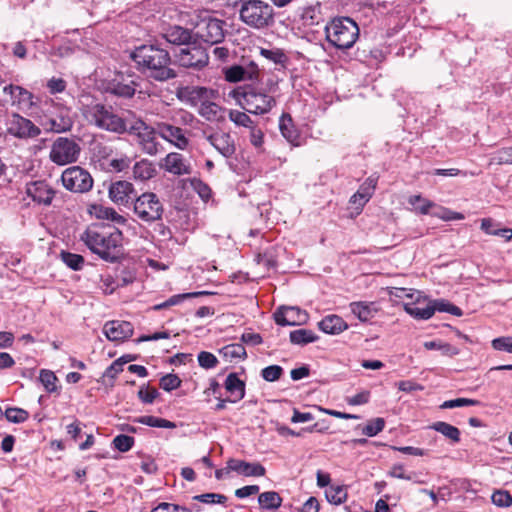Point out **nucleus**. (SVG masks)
<instances>
[{"mask_svg": "<svg viewBox=\"0 0 512 512\" xmlns=\"http://www.w3.org/2000/svg\"><path fill=\"white\" fill-rule=\"evenodd\" d=\"M81 240L105 261L115 262L122 255L123 235L114 227L92 225L81 235Z\"/></svg>", "mask_w": 512, "mask_h": 512, "instance_id": "1", "label": "nucleus"}, {"mask_svg": "<svg viewBox=\"0 0 512 512\" xmlns=\"http://www.w3.org/2000/svg\"><path fill=\"white\" fill-rule=\"evenodd\" d=\"M130 57L138 69L149 78L163 82L176 77V72L170 67V55L162 48L142 45L137 47Z\"/></svg>", "mask_w": 512, "mask_h": 512, "instance_id": "2", "label": "nucleus"}, {"mask_svg": "<svg viewBox=\"0 0 512 512\" xmlns=\"http://www.w3.org/2000/svg\"><path fill=\"white\" fill-rule=\"evenodd\" d=\"M82 114L86 121L98 129L124 134L127 131V122L110 105L103 103H91L83 106Z\"/></svg>", "mask_w": 512, "mask_h": 512, "instance_id": "3", "label": "nucleus"}, {"mask_svg": "<svg viewBox=\"0 0 512 512\" xmlns=\"http://www.w3.org/2000/svg\"><path fill=\"white\" fill-rule=\"evenodd\" d=\"M326 39L338 49L351 48L359 36L357 23L348 17L333 19L325 26Z\"/></svg>", "mask_w": 512, "mask_h": 512, "instance_id": "4", "label": "nucleus"}, {"mask_svg": "<svg viewBox=\"0 0 512 512\" xmlns=\"http://www.w3.org/2000/svg\"><path fill=\"white\" fill-rule=\"evenodd\" d=\"M240 19L254 29H264L274 23V9L261 0H242L239 10Z\"/></svg>", "mask_w": 512, "mask_h": 512, "instance_id": "5", "label": "nucleus"}, {"mask_svg": "<svg viewBox=\"0 0 512 512\" xmlns=\"http://www.w3.org/2000/svg\"><path fill=\"white\" fill-rule=\"evenodd\" d=\"M126 132L137 138V143L144 153L155 156L161 151L162 145L157 140V127L154 128L142 119L135 118L129 126L127 125Z\"/></svg>", "mask_w": 512, "mask_h": 512, "instance_id": "6", "label": "nucleus"}, {"mask_svg": "<svg viewBox=\"0 0 512 512\" xmlns=\"http://www.w3.org/2000/svg\"><path fill=\"white\" fill-rule=\"evenodd\" d=\"M133 212L143 223L151 224L162 219L163 203L153 192H144L133 201Z\"/></svg>", "mask_w": 512, "mask_h": 512, "instance_id": "7", "label": "nucleus"}, {"mask_svg": "<svg viewBox=\"0 0 512 512\" xmlns=\"http://www.w3.org/2000/svg\"><path fill=\"white\" fill-rule=\"evenodd\" d=\"M81 151L80 143L76 139L58 137L51 144L49 160L58 166L69 165L78 161Z\"/></svg>", "mask_w": 512, "mask_h": 512, "instance_id": "8", "label": "nucleus"}, {"mask_svg": "<svg viewBox=\"0 0 512 512\" xmlns=\"http://www.w3.org/2000/svg\"><path fill=\"white\" fill-rule=\"evenodd\" d=\"M224 21L204 15L199 18L193 28V37L207 43L209 45H215L225 37Z\"/></svg>", "mask_w": 512, "mask_h": 512, "instance_id": "9", "label": "nucleus"}, {"mask_svg": "<svg viewBox=\"0 0 512 512\" xmlns=\"http://www.w3.org/2000/svg\"><path fill=\"white\" fill-rule=\"evenodd\" d=\"M238 101L247 112L257 115L268 113L276 105L273 96L253 87L244 89Z\"/></svg>", "mask_w": 512, "mask_h": 512, "instance_id": "10", "label": "nucleus"}, {"mask_svg": "<svg viewBox=\"0 0 512 512\" xmlns=\"http://www.w3.org/2000/svg\"><path fill=\"white\" fill-rule=\"evenodd\" d=\"M63 186L74 193H85L92 189L93 178L90 173L80 166L65 169L61 176Z\"/></svg>", "mask_w": 512, "mask_h": 512, "instance_id": "11", "label": "nucleus"}, {"mask_svg": "<svg viewBox=\"0 0 512 512\" xmlns=\"http://www.w3.org/2000/svg\"><path fill=\"white\" fill-rule=\"evenodd\" d=\"M179 64L186 68L201 69L208 64L209 56L200 46L187 44L176 54Z\"/></svg>", "mask_w": 512, "mask_h": 512, "instance_id": "12", "label": "nucleus"}, {"mask_svg": "<svg viewBox=\"0 0 512 512\" xmlns=\"http://www.w3.org/2000/svg\"><path fill=\"white\" fill-rule=\"evenodd\" d=\"M7 125V132L19 139L35 138L41 133V129L30 119H27L18 113L11 114Z\"/></svg>", "mask_w": 512, "mask_h": 512, "instance_id": "13", "label": "nucleus"}, {"mask_svg": "<svg viewBox=\"0 0 512 512\" xmlns=\"http://www.w3.org/2000/svg\"><path fill=\"white\" fill-rule=\"evenodd\" d=\"M108 195L114 204L125 207L133 204L137 197L133 184L125 180L112 182L109 186Z\"/></svg>", "mask_w": 512, "mask_h": 512, "instance_id": "14", "label": "nucleus"}, {"mask_svg": "<svg viewBox=\"0 0 512 512\" xmlns=\"http://www.w3.org/2000/svg\"><path fill=\"white\" fill-rule=\"evenodd\" d=\"M137 83L131 77H124L118 74L112 80L108 81L105 87L107 93L121 98H131L134 96Z\"/></svg>", "mask_w": 512, "mask_h": 512, "instance_id": "15", "label": "nucleus"}, {"mask_svg": "<svg viewBox=\"0 0 512 512\" xmlns=\"http://www.w3.org/2000/svg\"><path fill=\"white\" fill-rule=\"evenodd\" d=\"M204 137L223 157L230 158L235 154V141L229 133L217 131L206 134L205 132Z\"/></svg>", "mask_w": 512, "mask_h": 512, "instance_id": "16", "label": "nucleus"}, {"mask_svg": "<svg viewBox=\"0 0 512 512\" xmlns=\"http://www.w3.org/2000/svg\"><path fill=\"white\" fill-rule=\"evenodd\" d=\"M277 324L281 326H296L308 321V314L298 307H281L274 313Z\"/></svg>", "mask_w": 512, "mask_h": 512, "instance_id": "17", "label": "nucleus"}, {"mask_svg": "<svg viewBox=\"0 0 512 512\" xmlns=\"http://www.w3.org/2000/svg\"><path fill=\"white\" fill-rule=\"evenodd\" d=\"M157 131L161 138L173 144L177 148L184 150L188 146V138L185 132L180 127L171 125L169 123H157Z\"/></svg>", "mask_w": 512, "mask_h": 512, "instance_id": "18", "label": "nucleus"}, {"mask_svg": "<svg viewBox=\"0 0 512 512\" xmlns=\"http://www.w3.org/2000/svg\"><path fill=\"white\" fill-rule=\"evenodd\" d=\"M416 296L412 299V302L404 303V310L416 319L427 320L434 315V309L431 306L430 301L419 291H415Z\"/></svg>", "mask_w": 512, "mask_h": 512, "instance_id": "19", "label": "nucleus"}, {"mask_svg": "<svg viewBox=\"0 0 512 512\" xmlns=\"http://www.w3.org/2000/svg\"><path fill=\"white\" fill-rule=\"evenodd\" d=\"M161 167L176 176L188 175L192 172L190 163L182 154L176 152L167 154L161 163Z\"/></svg>", "mask_w": 512, "mask_h": 512, "instance_id": "20", "label": "nucleus"}, {"mask_svg": "<svg viewBox=\"0 0 512 512\" xmlns=\"http://www.w3.org/2000/svg\"><path fill=\"white\" fill-rule=\"evenodd\" d=\"M3 93L9 96L8 102L18 108L31 107L33 105V94L27 89L9 84L3 87Z\"/></svg>", "mask_w": 512, "mask_h": 512, "instance_id": "21", "label": "nucleus"}, {"mask_svg": "<svg viewBox=\"0 0 512 512\" xmlns=\"http://www.w3.org/2000/svg\"><path fill=\"white\" fill-rule=\"evenodd\" d=\"M26 193L33 201L50 205L54 198V190L44 181H35L27 184Z\"/></svg>", "mask_w": 512, "mask_h": 512, "instance_id": "22", "label": "nucleus"}, {"mask_svg": "<svg viewBox=\"0 0 512 512\" xmlns=\"http://www.w3.org/2000/svg\"><path fill=\"white\" fill-rule=\"evenodd\" d=\"M103 333L110 341H123L133 334V326L127 321H109L103 327Z\"/></svg>", "mask_w": 512, "mask_h": 512, "instance_id": "23", "label": "nucleus"}, {"mask_svg": "<svg viewBox=\"0 0 512 512\" xmlns=\"http://www.w3.org/2000/svg\"><path fill=\"white\" fill-rule=\"evenodd\" d=\"M258 73V67L253 62L246 67L234 65L225 70V79L229 82L255 80L258 77Z\"/></svg>", "mask_w": 512, "mask_h": 512, "instance_id": "24", "label": "nucleus"}, {"mask_svg": "<svg viewBox=\"0 0 512 512\" xmlns=\"http://www.w3.org/2000/svg\"><path fill=\"white\" fill-rule=\"evenodd\" d=\"M229 469L246 477H261L266 473V469L260 463H250L243 460L231 458L227 461Z\"/></svg>", "mask_w": 512, "mask_h": 512, "instance_id": "25", "label": "nucleus"}, {"mask_svg": "<svg viewBox=\"0 0 512 512\" xmlns=\"http://www.w3.org/2000/svg\"><path fill=\"white\" fill-rule=\"evenodd\" d=\"M351 313L361 322H367L372 319L379 311V307L375 302H352L349 304Z\"/></svg>", "mask_w": 512, "mask_h": 512, "instance_id": "26", "label": "nucleus"}, {"mask_svg": "<svg viewBox=\"0 0 512 512\" xmlns=\"http://www.w3.org/2000/svg\"><path fill=\"white\" fill-rule=\"evenodd\" d=\"M279 130L282 136L293 146L300 145V133L289 114H282L279 119Z\"/></svg>", "mask_w": 512, "mask_h": 512, "instance_id": "27", "label": "nucleus"}, {"mask_svg": "<svg viewBox=\"0 0 512 512\" xmlns=\"http://www.w3.org/2000/svg\"><path fill=\"white\" fill-rule=\"evenodd\" d=\"M319 328L327 334H339L348 328L347 323L338 315L325 316L319 323Z\"/></svg>", "mask_w": 512, "mask_h": 512, "instance_id": "28", "label": "nucleus"}, {"mask_svg": "<svg viewBox=\"0 0 512 512\" xmlns=\"http://www.w3.org/2000/svg\"><path fill=\"white\" fill-rule=\"evenodd\" d=\"M164 37L169 43L187 45L193 37V31L181 26H172L166 30Z\"/></svg>", "mask_w": 512, "mask_h": 512, "instance_id": "29", "label": "nucleus"}, {"mask_svg": "<svg viewBox=\"0 0 512 512\" xmlns=\"http://www.w3.org/2000/svg\"><path fill=\"white\" fill-rule=\"evenodd\" d=\"M225 388L230 393V402H237L244 398L245 384L241 381L236 373H230L225 380Z\"/></svg>", "mask_w": 512, "mask_h": 512, "instance_id": "30", "label": "nucleus"}, {"mask_svg": "<svg viewBox=\"0 0 512 512\" xmlns=\"http://www.w3.org/2000/svg\"><path fill=\"white\" fill-rule=\"evenodd\" d=\"M90 213L98 219L110 220L117 224H124L126 219L116 212L114 208L95 204L91 206Z\"/></svg>", "mask_w": 512, "mask_h": 512, "instance_id": "31", "label": "nucleus"}, {"mask_svg": "<svg viewBox=\"0 0 512 512\" xmlns=\"http://www.w3.org/2000/svg\"><path fill=\"white\" fill-rule=\"evenodd\" d=\"M199 114L208 121L218 122L224 119L223 109L214 102L203 101L198 110Z\"/></svg>", "mask_w": 512, "mask_h": 512, "instance_id": "32", "label": "nucleus"}, {"mask_svg": "<svg viewBox=\"0 0 512 512\" xmlns=\"http://www.w3.org/2000/svg\"><path fill=\"white\" fill-rule=\"evenodd\" d=\"M156 169L152 162L143 159L137 162L133 167V176L135 179L144 181L154 177Z\"/></svg>", "mask_w": 512, "mask_h": 512, "instance_id": "33", "label": "nucleus"}, {"mask_svg": "<svg viewBox=\"0 0 512 512\" xmlns=\"http://www.w3.org/2000/svg\"><path fill=\"white\" fill-rule=\"evenodd\" d=\"M430 428L441 433L453 443H458L460 441V430L447 422H435L430 426Z\"/></svg>", "mask_w": 512, "mask_h": 512, "instance_id": "34", "label": "nucleus"}, {"mask_svg": "<svg viewBox=\"0 0 512 512\" xmlns=\"http://www.w3.org/2000/svg\"><path fill=\"white\" fill-rule=\"evenodd\" d=\"M258 503L263 509L276 510L281 506L282 498L275 491H267L259 494Z\"/></svg>", "mask_w": 512, "mask_h": 512, "instance_id": "35", "label": "nucleus"}, {"mask_svg": "<svg viewBox=\"0 0 512 512\" xmlns=\"http://www.w3.org/2000/svg\"><path fill=\"white\" fill-rule=\"evenodd\" d=\"M46 125L48 126V130L53 131L55 133H63L71 130L73 126V121L70 117L61 115L59 119L50 118Z\"/></svg>", "mask_w": 512, "mask_h": 512, "instance_id": "36", "label": "nucleus"}, {"mask_svg": "<svg viewBox=\"0 0 512 512\" xmlns=\"http://www.w3.org/2000/svg\"><path fill=\"white\" fill-rule=\"evenodd\" d=\"M318 336L313 331L308 329H298L290 332V341L293 344L305 345L308 343L315 342Z\"/></svg>", "mask_w": 512, "mask_h": 512, "instance_id": "37", "label": "nucleus"}, {"mask_svg": "<svg viewBox=\"0 0 512 512\" xmlns=\"http://www.w3.org/2000/svg\"><path fill=\"white\" fill-rule=\"evenodd\" d=\"M220 354H222L226 359L229 360H243L247 357L246 350L244 346L240 343H233L224 346L222 349H220Z\"/></svg>", "mask_w": 512, "mask_h": 512, "instance_id": "38", "label": "nucleus"}, {"mask_svg": "<svg viewBox=\"0 0 512 512\" xmlns=\"http://www.w3.org/2000/svg\"><path fill=\"white\" fill-rule=\"evenodd\" d=\"M135 422L144 424L150 427H158V428H168L173 429L176 427L175 423L168 421L163 418H158L155 416H141L135 420Z\"/></svg>", "mask_w": 512, "mask_h": 512, "instance_id": "39", "label": "nucleus"}, {"mask_svg": "<svg viewBox=\"0 0 512 512\" xmlns=\"http://www.w3.org/2000/svg\"><path fill=\"white\" fill-rule=\"evenodd\" d=\"M512 165V147H505L494 152L490 158L489 165Z\"/></svg>", "mask_w": 512, "mask_h": 512, "instance_id": "40", "label": "nucleus"}, {"mask_svg": "<svg viewBox=\"0 0 512 512\" xmlns=\"http://www.w3.org/2000/svg\"><path fill=\"white\" fill-rule=\"evenodd\" d=\"M39 380L44 386L45 390L49 393L57 392V377L54 372L46 369L40 371Z\"/></svg>", "mask_w": 512, "mask_h": 512, "instance_id": "41", "label": "nucleus"}, {"mask_svg": "<svg viewBox=\"0 0 512 512\" xmlns=\"http://www.w3.org/2000/svg\"><path fill=\"white\" fill-rule=\"evenodd\" d=\"M409 204H411L416 212L420 214H428L430 209L435 206V204L423 198L421 195H414L409 198Z\"/></svg>", "mask_w": 512, "mask_h": 512, "instance_id": "42", "label": "nucleus"}, {"mask_svg": "<svg viewBox=\"0 0 512 512\" xmlns=\"http://www.w3.org/2000/svg\"><path fill=\"white\" fill-rule=\"evenodd\" d=\"M430 303H431L432 308L434 309V312L435 311L447 312V313H450L455 316L462 315V310L459 307L451 304L450 302H448L446 300H443V299L434 300V301H430Z\"/></svg>", "mask_w": 512, "mask_h": 512, "instance_id": "43", "label": "nucleus"}, {"mask_svg": "<svg viewBox=\"0 0 512 512\" xmlns=\"http://www.w3.org/2000/svg\"><path fill=\"white\" fill-rule=\"evenodd\" d=\"M347 493L342 486H331L326 490V498L330 503L339 505L346 500Z\"/></svg>", "mask_w": 512, "mask_h": 512, "instance_id": "44", "label": "nucleus"}, {"mask_svg": "<svg viewBox=\"0 0 512 512\" xmlns=\"http://www.w3.org/2000/svg\"><path fill=\"white\" fill-rule=\"evenodd\" d=\"M385 427V421L383 418H374L365 425L362 432L368 437H373L380 433Z\"/></svg>", "mask_w": 512, "mask_h": 512, "instance_id": "45", "label": "nucleus"}, {"mask_svg": "<svg viewBox=\"0 0 512 512\" xmlns=\"http://www.w3.org/2000/svg\"><path fill=\"white\" fill-rule=\"evenodd\" d=\"M480 402L475 399H468V398H457L452 400H447L443 402L440 406L441 409H452L457 407H464V406H476L479 405Z\"/></svg>", "mask_w": 512, "mask_h": 512, "instance_id": "46", "label": "nucleus"}, {"mask_svg": "<svg viewBox=\"0 0 512 512\" xmlns=\"http://www.w3.org/2000/svg\"><path fill=\"white\" fill-rule=\"evenodd\" d=\"M63 262L74 270H80L84 263V259L81 255L73 254L70 252H62L61 254Z\"/></svg>", "mask_w": 512, "mask_h": 512, "instance_id": "47", "label": "nucleus"}, {"mask_svg": "<svg viewBox=\"0 0 512 512\" xmlns=\"http://www.w3.org/2000/svg\"><path fill=\"white\" fill-rule=\"evenodd\" d=\"M28 412L21 408H8L5 411V417L13 423H22L28 419Z\"/></svg>", "mask_w": 512, "mask_h": 512, "instance_id": "48", "label": "nucleus"}, {"mask_svg": "<svg viewBox=\"0 0 512 512\" xmlns=\"http://www.w3.org/2000/svg\"><path fill=\"white\" fill-rule=\"evenodd\" d=\"M260 54L263 57H265L266 59H269L276 64H283L287 60L286 55L284 54V52L281 49H264V48H262L260 50Z\"/></svg>", "mask_w": 512, "mask_h": 512, "instance_id": "49", "label": "nucleus"}, {"mask_svg": "<svg viewBox=\"0 0 512 512\" xmlns=\"http://www.w3.org/2000/svg\"><path fill=\"white\" fill-rule=\"evenodd\" d=\"M492 502L498 507H509L512 504V496L504 490H497L492 494Z\"/></svg>", "mask_w": 512, "mask_h": 512, "instance_id": "50", "label": "nucleus"}, {"mask_svg": "<svg viewBox=\"0 0 512 512\" xmlns=\"http://www.w3.org/2000/svg\"><path fill=\"white\" fill-rule=\"evenodd\" d=\"M197 359L199 365L204 369H212L216 367L218 364L217 357L214 354L207 351H201L198 354Z\"/></svg>", "mask_w": 512, "mask_h": 512, "instance_id": "51", "label": "nucleus"}, {"mask_svg": "<svg viewBox=\"0 0 512 512\" xmlns=\"http://www.w3.org/2000/svg\"><path fill=\"white\" fill-rule=\"evenodd\" d=\"M115 448L121 452L129 451L134 444V438L128 435L120 434L113 439Z\"/></svg>", "mask_w": 512, "mask_h": 512, "instance_id": "52", "label": "nucleus"}, {"mask_svg": "<svg viewBox=\"0 0 512 512\" xmlns=\"http://www.w3.org/2000/svg\"><path fill=\"white\" fill-rule=\"evenodd\" d=\"M229 119L238 126L250 127L252 124L251 118L239 110H230Z\"/></svg>", "mask_w": 512, "mask_h": 512, "instance_id": "53", "label": "nucleus"}, {"mask_svg": "<svg viewBox=\"0 0 512 512\" xmlns=\"http://www.w3.org/2000/svg\"><path fill=\"white\" fill-rule=\"evenodd\" d=\"M193 499L197 500L199 502H202V503H206V504H213V503L222 504V503L226 502L227 497L225 495L217 494V493H205V494H201V495H196L193 497Z\"/></svg>", "mask_w": 512, "mask_h": 512, "instance_id": "54", "label": "nucleus"}, {"mask_svg": "<svg viewBox=\"0 0 512 512\" xmlns=\"http://www.w3.org/2000/svg\"><path fill=\"white\" fill-rule=\"evenodd\" d=\"M283 373V368L279 365H271L266 368H264L261 371V375L264 378V380L268 382H274L278 380Z\"/></svg>", "mask_w": 512, "mask_h": 512, "instance_id": "55", "label": "nucleus"}, {"mask_svg": "<svg viewBox=\"0 0 512 512\" xmlns=\"http://www.w3.org/2000/svg\"><path fill=\"white\" fill-rule=\"evenodd\" d=\"M181 384L180 378L175 374H167L160 380V387L165 391L177 389Z\"/></svg>", "mask_w": 512, "mask_h": 512, "instance_id": "56", "label": "nucleus"}, {"mask_svg": "<svg viewBox=\"0 0 512 512\" xmlns=\"http://www.w3.org/2000/svg\"><path fill=\"white\" fill-rule=\"evenodd\" d=\"M191 185L203 200H208L210 198L211 189L206 183L200 179L194 178L191 180Z\"/></svg>", "mask_w": 512, "mask_h": 512, "instance_id": "57", "label": "nucleus"}, {"mask_svg": "<svg viewBox=\"0 0 512 512\" xmlns=\"http://www.w3.org/2000/svg\"><path fill=\"white\" fill-rule=\"evenodd\" d=\"M492 347L495 350L512 353V336L499 337L492 341Z\"/></svg>", "mask_w": 512, "mask_h": 512, "instance_id": "58", "label": "nucleus"}, {"mask_svg": "<svg viewBox=\"0 0 512 512\" xmlns=\"http://www.w3.org/2000/svg\"><path fill=\"white\" fill-rule=\"evenodd\" d=\"M151 512H190V510L183 506L162 502L158 506H156Z\"/></svg>", "mask_w": 512, "mask_h": 512, "instance_id": "59", "label": "nucleus"}, {"mask_svg": "<svg viewBox=\"0 0 512 512\" xmlns=\"http://www.w3.org/2000/svg\"><path fill=\"white\" fill-rule=\"evenodd\" d=\"M47 88L51 94L62 93L66 89V81L62 78L52 77L47 82Z\"/></svg>", "mask_w": 512, "mask_h": 512, "instance_id": "60", "label": "nucleus"}, {"mask_svg": "<svg viewBox=\"0 0 512 512\" xmlns=\"http://www.w3.org/2000/svg\"><path fill=\"white\" fill-rule=\"evenodd\" d=\"M130 164H131V159L128 156L124 155V156H121L120 158H115V159L110 160L109 166L114 171L122 172V171L126 170L127 168H129Z\"/></svg>", "mask_w": 512, "mask_h": 512, "instance_id": "61", "label": "nucleus"}, {"mask_svg": "<svg viewBox=\"0 0 512 512\" xmlns=\"http://www.w3.org/2000/svg\"><path fill=\"white\" fill-rule=\"evenodd\" d=\"M433 215H435L436 217H438L442 220H446V221L464 219L463 214H461L459 212H454L447 208H441V210L439 212H435V213H433Z\"/></svg>", "mask_w": 512, "mask_h": 512, "instance_id": "62", "label": "nucleus"}, {"mask_svg": "<svg viewBox=\"0 0 512 512\" xmlns=\"http://www.w3.org/2000/svg\"><path fill=\"white\" fill-rule=\"evenodd\" d=\"M372 192L366 191L364 192V188H360L350 199V202L353 204H357L358 207H363L364 204L371 197Z\"/></svg>", "mask_w": 512, "mask_h": 512, "instance_id": "63", "label": "nucleus"}, {"mask_svg": "<svg viewBox=\"0 0 512 512\" xmlns=\"http://www.w3.org/2000/svg\"><path fill=\"white\" fill-rule=\"evenodd\" d=\"M388 475L393 478L404 479V480H412L413 477L405 473L404 466L402 464H395L392 466Z\"/></svg>", "mask_w": 512, "mask_h": 512, "instance_id": "64", "label": "nucleus"}]
</instances>
